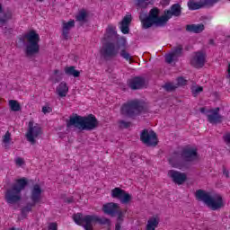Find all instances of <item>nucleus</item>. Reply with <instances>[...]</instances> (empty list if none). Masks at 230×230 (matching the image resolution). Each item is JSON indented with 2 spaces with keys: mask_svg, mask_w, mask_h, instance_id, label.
Instances as JSON below:
<instances>
[{
  "mask_svg": "<svg viewBox=\"0 0 230 230\" xmlns=\"http://www.w3.org/2000/svg\"><path fill=\"white\" fill-rule=\"evenodd\" d=\"M99 125L98 119L96 116L93 114H89L88 116H80L75 114L74 116H70L69 119L66 120V128H71V127H75L79 130H94L97 128Z\"/></svg>",
  "mask_w": 230,
  "mask_h": 230,
  "instance_id": "nucleus-1",
  "label": "nucleus"
},
{
  "mask_svg": "<svg viewBox=\"0 0 230 230\" xmlns=\"http://www.w3.org/2000/svg\"><path fill=\"white\" fill-rule=\"evenodd\" d=\"M182 159L187 163H193V161H199V152L197 148L185 147L181 151H174L172 156L169 158V164L172 168L182 169Z\"/></svg>",
  "mask_w": 230,
  "mask_h": 230,
  "instance_id": "nucleus-2",
  "label": "nucleus"
},
{
  "mask_svg": "<svg viewBox=\"0 0 230 230\" xmlns=\"http://www.w3.org/2000/svg\"><path fill=\"white\" fill-rule=\"evenodd\" d=\"M74 222L77 226H82L84 230H93V226H111V219L106 217H100L96 215H82V213L74 214Z\"/></svg>",
  "mask_w": 230,
  "mask_h": 230,
  "instance_id": "nucleus-3",
  "label": "nucleus"
},
{
  "mask_svg": "<svg viewBox=\"0 0 230 230\" xmlns=\"http://www.w3.org/2000/svg\"><path fill=\"white\" fill-rule=\"evenodd\" d=\"M28 186V179L21 178L15 181L9 189L6 190L4 193L5 202L9 205L18 204L22 200V191L26 190Z\"/></svg>",
  "mask_w": 230,
  "mask_h": 230,
  "instance_id": "nucleus-4",
  "label": "nucleus"
},
{
  "mask_svg": "<svg viewBox=\"0 0 230 230\" xmlns=\"http://www.w3.org/2000/svg\"><path fill=\"white\" fill-rule=\"evenodd\" d=\"M195 195L197 200L204 202L212 211H217V209L224 208V199L221 196H211L210 192L204 190H196Z\"/></svg>",
  "mask_w": 230,
  "mask_h": 230,
  "instance_id": "nucleus-5",
  "label": "nucleus"
},
{
  "mask_svg": "<svg viewBox=\"0 0 230 230\" xmlns=\"http://www.w3.org/2000/svg\"><path fill=\"white\" fill-rule=\"evenodd\" d=\"M22 42L27 40V45L25 47V55L27 57H32V55H37L39 51H40V46L39 42H40V36L37 31H31L26 34H23L22 39H20Z\"/></svg>",
  "mask_w": 230,
  "mask_h": 230,
  "instance_id": "nucleus-6",
  "label": "nucleus"
},
{
  "mask_svg": "<svg viewBox=\"0 0 230 230\" xmlns=\"http://www.w3.org/2000/svg\"><path fill=\"white\" fill-rule=\"evenodd\" d=\"M30 199L31 202H28L22 209V217L23 218H27L29 213H31L33 211V208L37 206V204H42V188H40V185L35 184L31 190V195Z\"/></svg>",
  "mask_w": 230,
  "mask_h": 230,
  "instance_id": "nucleus-7",
  "label": "nucleus"
},
{
  "mask_svg": "<svg viewBox=\"0 0 230 230\" xmlns=\"http://www.w3.org/2000/svg\"><path fill=\"white\" fill-rule=\"evenodd\" d=\"M142 112H145V104L139 100H132L125 102L120 107V114L125 118H137Z\"/></svg>",
  "mask_w": 230,
  "mask_h": 230,
  "instance_id": "nucleus-8",
  "label": "nucleus"
},
{
  "mask_svg": "<svg viewBox=\"0 0 230 230\" xmlns=\"http://www.w3.org/2000/svg\"><path fill=\"white\" fill-rule=\"evenodd\" d=\"M161 13V10L157 7H154L149 11L148 16L143 18L139 17L142 28L144 30H148V28H152L154 24L155 26H164V21L163 20V16H159Z\"/></svg>",
  "mask_w": 230,
  "mask_h": 230,
  "instance_id": "nucleus-9",
  "label": "nucleus"
},
{
  "mask_svg": "<svg viewBox=\"0 0 230 230\" xmlns=\"http://www.w3.org/2000/svg\"><path fill=\"white\" fill-rule=\"evenodd\" d=\"M40 136H42V127H40V124L30 120L28 130L25 134L27 141H29L31 145H35L37 143L36 139H39Z\"/></svg>",
  "mask_w": 230,
  "mask_h": 230,
  "instance_id": "nucleus-10",
  "label": "nucleus"
},
{
  "mask_svg": "<svg viewBox=\"0 0 230 230\" xmlns=\"http://www.w3.org/2000/svg\"><path fill=\"white\" fill-rule=\"evenodd\" d=\"M140 141L146 146H157V145H159L157 133H155L154 130H148L146 128L141 131Z\"/></svg>",
  "mask_w": 230,
  "mask_h": 230,
  "instance_id": "nucleus-11",
  "label": "nucleus"
},
{
  "mask_svg": "<svg viewBox=\"0 0 230 230\" xmlns=\"http://www.w3.org/2000/svg\"><path fill=\"white\" fill-rule=\"evenodd\" d=\"M119 53V49L117 48L116 43L112 41H108L102 45L101 49V55L104 58H114V57H118Z\"/></svg>",
  "mask_w": 230,
  "mask_h": 230,
  "instance_id": "nucleus-12",
  "label": "nucleus"
},
{
  "mask_svg": "<svg viewBox=\"0 0 230 230\" xmlns=\"http://www.w3.org/2000/svg\"><path fill=\"white\" fill-rule=\"evenodd\" d=\"M182 13V7H181V4H173L169 10H165L164 12V15H162V19L164 23L166 24L169 19L172 17H181Z\"/></svg>",
  "mask_w": 230,
  "mask_h": 230,
  "instance_id": "nucleus-13",
  "label": "nucleus"
},
{
  "mask_svg": "<svg viewBox=\"0 0 230 230\" xmlns=\"http://www.w3.org/2000/svg\"><path fill=\"white\" fill-rule=\"evenodd\" d=\"M207 57L208 56L206 55V52H195L194 56L190 59V66H192V67H195L196 69H200L201 67H204Z\"/></svg>",
  "mask_w": 230,
  "mask_h": 230,
  "instance_id": "nucleus-14",
  "label": "nucleus"
},
{
  "mask_svg": "<svg viewBox=\"0 0 230 230\" xmlns=\"http://www.w3.org/2000/svg\"><path fill=\"white\" fill-rule=\"evenodd\" d=\"M184 47L182 45H178L172 49V51L165 55V62L167 64H173V62H177L179 58L182 55V50Z\"/></svg>",
  "mask_w": 230,
  "mask_h": 230,
  "instance_id": "nucleus-15",
  "label": "nucleus"
},
{
  "mask_svg": "<svg viewBox=\"0 0 230 230\" xmlns=\"http://www.w3.org/2000/svg\"><path fill=\"white\" fill-rule=\"evenodd\" d=\"M216 3H218V0H199V2L190 0L187 4L189 10H200V8L213 6Z\"/></svg>",
  "mask_w": 230,
  "mask_h": 230,
  "instance_id": "nucleus-16",
  "label": "nucleus"
},
{
  "mask_svg": "<svg viewBox=\"0 0 230 230\" xmlns=\"http://www.w3.org/2000/svg\"><path fill=\"white\" fill-rule=\"evenodd\" d=\"M111 197L112 199H119L121 204H128L132 200L130 194L118 187L111 190Z\"/></svg>",
  "mask_w": 230,
  "mask_h": 230,
  "instance_id": "nucleus-17",
  "label": "nucleus"
},
{
  "mask_svg": "<svg viewBox=\"0 0 230 230\" xmlns=\"http://www.w3.org/2000/svg\"><path fill=\"white\" fill-rule=\"evenodd\" d=\"M167 175L172 179V182H174V184H178V186L184 184L185 181L188 180L186 173L175 170L168 171Z\"/></svg>",
  "mask_w": 230,
  "mask_h": 230,
  "instance_id": "nucleus-18",
  "label": "nucleus"
},
{
  "mask_svg": "<svg viewBox=\"0 0 230 230\" xmlns=\"http://www.w3.org/2000/svg\"><path fill=\"white\" fill-rule=\"evenodd\" d=\"M208 112L209 114L207 115L208 123H211L212 125L222 123L224 117L220 115V108L209 110Z\"/></svg>",
  "mask_w": 230,
  "mask_h": 230,
  "instance_id": "nucleus-19",
  "label": "nucleus"
},
{
  "mask_svg": "<svg viewBox=\"0 0 230 230\" xmlns=\"http://www.w3.org/2000/svg\"><path fill=\"white\" fill-rule=\"evenodd\" d=\"M119 209V205L114 202H109L102 206V211L104 215H109L110 217H116V215H118Z\"/></svg>",
  "mask_w": 230,
  "mask_h": 230,
  "instance_id": "nucleus-20",
  "label": "nucleus"
},
{
  "mask_svg": "<svg viewBox=\"0 0 230 230\" xmlns=\"http://www.w3.org/2000/svg\"><path fill=\"white\" fill-rule=\"evenodd\" d=\"M145 78L143 77H133L132 79L128 80V85L133 91H137V89H143L145 87Z\"/></svg>",
  "mask_w": 230,
  "mask_h": 230,
  "instance_id": "nucleus-21",
  "label": "nucleus"
},
{
  "mask_svg": "<svg viewBox=\"0 0 230 230\" xmlns=\"http://www.w3.org/2000/svg\"><path fill=\"white\" fill-rule=\"evenodd\" d=\"M130 22H132V14L128 13L120 22V31L124 35H128L130 32Z\"/></svg>",
  "mask_w": 230,
  "mask_h": 230,
  "instance_id": "nucleus-22",
  "label": "nucleus"
},
{
  "mask_svg": "<svg viewBox=\"0 0 230 230\" xmlns=\"http://www.w3.org/2000/svg\"><path fill=\"white\" fill-rule=\"evenodd\" d=\"M75 28V20H70L68 22H63L62 23V37L67 40L69 39V31Z\"/></svg>",
  "mask_w": 230,
  "mask_h": 230,
  "instance_id": "nucleus-23",
  "label": "nucleus"
},
{
  "mask_svg": "<svg viewBox=\"0 0 230 230\" xmlns=\"http://www.w3.org/2000/svg\"><path fill=\"white\" fill-rule=\"evenodd\" d=\"M56 93L60 98H66L69 93V87L66 82H61L56 88Z\"/></svg>",
  "mask_w": 230,
  "mask_h": 230,
  "instance_id": "nucleus-24",
  "label": "nucleus"
},
{
  "mask_svg": "<svg viewBox=\"0 0 230 230\" xmlns=\"http://www.w3.org/2000/svg\"><path fill=\"white\" fill-rule=\"evenodd\" d=\"M159 226V217L157 216H154L149 217L147 220V224L146 226V230H155Z\"/></svg>",
  "mask_w": 230,
  "mask_h": 230,
  "instance_id": "nucleus-25",
  "label": "nucleus"
},
{
  "mask_svg": "<svg viewBox=\"0 0 230 230\" xmlns=\"http://www.w3.org/2000/svg\"><path fill=\"white\" fill-rule=\"evenodd\" d=\"M204 30V24H188L186 25V31L190 33H202Z\"/></svg>",
  "mask_w": 230,
  "mask_h": 230,
  "instance_id": "nucleus-26",
  "label": "nucleus"
},
{
  "mask_svg": "<svg viewBox=\"0 0 230 230\" xmlns=\"http://www.w3.org/2000/svg\"><path fill=\"white\" fill-rule=\"evenodd\" d=\"M87 11L84 9H82L78 12V13L75 15V21L77 22H80V26H84L85 22H87Z\"/></svg>",
  "mask_w": 230,
  "mask_h": 230,
  "instance_id": "nucleus-27",
  "label": "nucleus"
},
{
  "mask_svg": "<svg viewBox=\"0 0 230 230\" xmlns=\"http://www.w3.org/2000/svg\"><path fill=\"white\" fill-rule=\"evenodd\" d=\"M2 142L4 148H10V144L12 143V133H10V131H6L2 137Z\"/></svg>",
  "mask_w": 230,
  "mask_h": 230,
  "instance_id": "nucleus-28",
  "label": "nucleus"
},
{
  "mask_svg": "<svg viewBox=\"0 0 230 230\" xmlns=\"http://www.w3.org/2000/svg\"><path fill=\"white\" fill-rule=\"evenodd\" d=\"M65 74L68 76H74V78H78L80 76V71L76 70L75 66H66L65 68Z\"/></svg>",
  "mask_w": 230,
  "mask_h": 230,
  "instance_id": "nucleus-29",
  "label": "nucleus"
},
{
  "mask_svg": "<svg viewBox=\"0 0 230 230\" xmlns=\"http://www.w3.org/2000/svg\"><path fill=\"white\" fill-rule=\"evenodd\" d=\"M119 56L127 62H129V64H132L134 62V58H132V56H130V53H128L126 49H122L120 50Z\"/></svg>",
  "mask_w": 230,
  "mask_h": 230,
  "instance_id": "nucleus-30",
  "label": "nucleus"
},
{
  "mask_svg": "<svg viewBox=\"0 0 230 230\" xmlns=\"http://www.w3.org/2000/svg\"><path fill=\"white\" fill-rule=\"evenodd\" d=\"M12 19V13H4L0 14V26L3 27Z\"/></svg>",
  "mask_w": 230,
  "mask_h": 230,
  "instance_id": "nucleus-31",
  "label": "nucleus"
},
{
  "mask_svg": "<svg viewBox=\"0 0 230 230\" xmlns=\"http://www.w3.org/2000/svg\"><path fill=\"white\" fill-rule=\"evenodd\" d=\"M9 107L13 112H19V111H21V104L15 100L9 101Z\"/></svg>",
  "mask_w": 230,
  "mask_h": 230,
  "instance_id": "nucleus-32",
  "label": "nucleus"
},
{
  "mask_svg": "<svg viewBox=\"0 0 230 230\" xmlns=\"http://www.w3.org/2000/svg\"><path fill=\"white\" fill-rule=\"evenodd\" d=\"M164 89H165V91H168V92L175 91V89H177V84L172 83H166L164 85Z\"/></svg>",
  "mask_w": 230,
  "mask_h": 230,
  "instance_id": "nucleus-33",
  "label": "nucleus"
},
{
  "mask_svg": "<svg viewBox=\"0 0 230 230\" xmlns=\"http://www.w3.org/2000/svg\"><path fill=\"white\" fill-rule=\"evenodd\" d=\"M223 141L230 148V130L223 135Z\"/></svg>",
  "mask_w": 230,
  "mask_h": 230,
  "instance_id": "nucleus-34",
  "label": "nucleus"
},
{
  "mask_svg": "<svg viewBox=\"0 0 230 230\" xmlns=\"http://www.w3.org/2000/svg\"><path fill=\"white\" fill-rule=\"evenodd\" d=\"M116 216H118L117 222H119L120 224H123V220H124L123 218L125 217V213L119 208L117 210Z\"/></svg>",
  "mask_w": 230,
  "mask_h": 230,
  "instance_id": "nucleus-35",
  "label": "nucleus"
},
{
  "mask_svg": "<svg viewBox=\"0 0 230 230\" xmlns=\"http://www.w3.org/2000/svg\"><path fill=\"white\" fill-rule=\"evenodd\" d=\"M54 75L58 76V79H56L58 82H60L62 76H64V72L62 70L56 69L54 70Z\"/></svg>",
  "mask_w": 230,
  "mask_h": 230,
  "instance_id": "nucleus-36",
  "label": "nucleus"
},
{
  "mask_svg": "<svg viewBox=\"0 0 230 230\" xmlns=\"http://www.w3.org/2000/svg\"><path fill=\"white\" fill-rule=\"evenodd\" d=\"M186 84H188V81L186 79H184V77H178L177 78V87H179V85H186Z\"/></svg>",
  "mask_w": 230,
  "mask_h": 230,
  "instance_id": "nucleus-37",
  "label": "nucleus"
},
{
  "mask_svg": "<svg viewBox=\"0 0 230 230\" xmlns=\"http://www.w3.org/2000/svg\"><path fill=\"white\" fill-rule=\"evenodd\" d=\"M42 112H43V114H49V113L53 112V108H51L49 106H43Z\"/></svg>",
  "mask_w": 230,
  "mask_h": 230,
  "instance_id": "nucleus-38",
  "label": "nucleus"
},
{
  "mask_svg": "<svg viewBox=\"0 0 230 230\" xmlns=\"http://www.w3.org/2000/svg\"><path fill=\"white\" fill-rule=\"evenodd\" d=\"M106 32L110 33L111 35H114V33H116V27H114L112 25H109L106 30Z\"/></svg>",
  "mask_w": 230,
  "mask_h": 230,
  "instance_id": "nucleus-39",
  "label": "nucleus"
},
{
  "mask_svg": "<svg viewBox=\"0 0 230 230\" xmlns=\"http://www.w3.org/2000/svg\"><path fill=\"white\" fill-rule=\"evenodd\" d=\"M119 125L122 128H128V127H130V122L120 120Z\"/></svg>",
  "mask_w": 230,
  "mask_h": 230,
  "instance_id": "nucleus-40",
  "label": "nucleus"
},
{
  "mask_svg": "<svg viewBox=\"0 0 230 230\" xmlns=\"http://www.w3.org/2000/svg\"><path fill=\"white\" fill-rule=\"evenodd\" d=\"M15 164H16V166H22V164H24V159H22L21 157H17L15 159Z\"/></svg>",
  "mask_w": 230,
  "mask_h": 230,
  "instance_id": "nucleus-41",
  "label": "nucleus"
},
{
  "mask_svg": "<svg viewBox=\"0 0 230 230\" xmlns=\"http://www.w3.org/2000/svg\"><path fill=\"white\" fill-rule=\"evenodd\" d=\"M58 229V225L57 223H50L49 225V230H57Z\"/></svg>",
  "mask_w": 230,
  "mask_h": 230,
  "instance_id": "nucleus-42",
  "label": "nucleus"
},
{
  "mask_svg": "<svg viewBox=\"0 0 230 230\" xmlns=\"http://www.w3.org/2000/svg\"><path fill=\"white\" fill-rule=\"evenodd\" d=\"M204 88L202 86H198L193 90V94H199V93H202Z\"/></svg>",
  "mask_w": 230,
  "mask_h": 230,
  "instance_id": "nucleus-43",
  "label": "nucleus"
},
{
  "mask_svg": "<svg viewBox=\"0 0 230 230\" xmlns=\"http://www.w3.org/2000/svg\"><path fill=\"white\" fill-rule=\"evenodd\" d=\"M149 0H137V6H139L140 8L145 6V2Z\"/></svg>",
  "mask_w": 230,
  "mask_h": 230,
  "instance_id": "nucleus-44",
  "label": "nucleus"
},
{
  "mask_svg": "<svg viewBox=\"0 0 230 230\" xmlns=\"http://www.w3.org/2000/svg\"><path fill=\"white\" fill-rule=\"evenodd\" d=\"M123 223H120V222H117L116 224H115V230H121V225H122Z\"/></svg>",
  "mask_w": 230,
  "mask_h": 230,
  "instance_id": "nucleus-45",
  "label": "nucleus"
},
{
  "mask_svg": "<svg viewBox=\"0 0 230 230\" xmlns=\"http://www.w3.org/2000/svg\"><path fill=\"white\" fill-rule=\"evenodd\" d=\"M161 4H170V0H163L162 2H161Z\"/></svg>",
  "mask_w": 230,
  "mask_h": 230,
  "instance_id": "nucleus-46",
  "label": "nucleus"
},
{
  "mask_svg": "<svg viewBox=\"0 0 230 230\" xmlns=\"http://www.w3.org/2000/svg\"><path fill=\"white\" fill-rule=\"evenodd\" d=\"M66 202H67V204H71V202H73V198H66Z\"/></svg>",
  "mask_w": 230,
  "mask_h": 230,
  "instance_id": "nucleus-47",
  "label": "nucleus"
},
{
  "mask_svg": "<svg viewBox=\"0 0 230 230\" xmlns=\"http://www.w3.org/2000/svg\"><path fill=\"white\" fill-rule=\"evenodd\" d=\"M208 44L215 46V40L213 39L209 40Z\"/></svg>",
  "mask_w": 230,
  "mask_h": 230,
  "instance_id": "nucleus-48",
  "label": "nucleus"
},
{
  "mask_svg": "<svg viewBox=\"0 0 230 230\" xmlns=\"http://www.w3.org/2000/svg\"><path fill=\"white\" fill-rule=\"evenodd\" d=\"M223 173H224V175H226V177H229V172H227L226 169H224Z\"/></svg>",
  "mask_w": 230,
  "mask_h": 230,
  "instance_id": "nucleus-49",
  "label": "nucleus"
},
{
  "mask_svg": "<svg viewBox=\"0 0 230 230\" xmlns=\"http://www.w3.org/2000/svg\"><path fill=\"white\" fill-rule=\"evenodd\" d=\"M10 230H22V228L12 227V228H10Z\"/></svg>",
  "mask_w": 230,
  "mask_h": 230,
  "instance_id": "nucleus-50",
  "label": "nucleus"
},
{
  "mask_svg": "<svg viewBox=\"0 0 230 230\" xmlns=\"http://www.w3.org/2000/svg\"><path fill=\"white\" fill-rule=\"evenodd\" d=\"M228 75L230 76V64L228 65Z\"/></svg>",
  "mask_w": 230,
  "mask_h": 230,
  "instance_id": "nucleus-51",
  "label": "nucleus"
},
{
  "mask_svg": "<svg viewBox=\"0 0 230 230\" xmlns=\"http://www.w3.org/2000/svg\"><path fill=\"white\" fill-rule=\"evenodd\" d=\"M204 111H206L205 108H201V109H200V112H204Z\"/></svg>",
  "mask_w": 230,
  "mask_h": 230,
  "instance_id": "nucleus-52",
  "label": "nucleus"
},
{
  "mask_svg": "<svg viewBox=\"0 0 230 230\" xmlns=\"http://www.w3.org/2000/svg\"><path fill=\"white\" fill-rule=\"evenodd\" d=\"M39 3H44V0H37Z\"/></svg>",
  "mask_w": 230,
  "mask_h": 230,
  "instance_id": "nucleus-53",
  "label": "nucleus"
},
{
  "mask_svg": "<svg viewBox=\"0 0 230 230\" xmlns=\"http://www.w3.org/2000/svg\"><path fill=\"white\" fill-rule=\"evenodd\" d=\"M3 10V6L1 5V4H0V12Z\"/></svg>",
  "mask_w": 230,
  "mask_h": 230,
  "instance_id": "nucleus-54",
  "label": "nucleus"
},
{
  "mask_svg": "<svg viewBox=\"0 0 230 230\" xmlns=\"http://www.w3.org/2000/svg\"><path fill=\"white\" fill-rule=\"evenodd\" d=\"M125 44H127V41H126V40H124V42L122 43V45L125 46Z\"/></svg>",
  "mask_w": 230,
  "mask_h": 230,
  "instance_id": "nucleus-55",
  "label": "nucleus"
}]
</instances>
